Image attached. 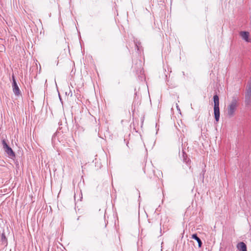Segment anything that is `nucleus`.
Wrapping results in <instances>:
<instances>
[{
    "label": "nucleus",
    "mask_w": 251,
    "mask_h": 251,
    "mask_svg": "<svg viewBox=\"0 0 251 251\" xmlns=\"http://www.w3.org/2000/svg\"><path fill=\"white\" fill-rule=\"evenodd\" d=\"M237 248L240 251H244L247 249V246L244 242H241L237 245Z\"/></svg>",
    "instance_id": "nucleus-8"
},
{
    "label": "nucleus",
    "mask_w": 251,
    "mask_h": 251,
    "mask_svg": "<svg viewBox=\"0 0 251 251\" xmlns=\"http://www.w3.org/2000/svg\"><path fill=\"white\" fill-rule=\"evenodd\" d=\"M214 105V114L215 119L216 122H218L220 119V108H219V98L217 95H215L213 97Z\"/></svg>",
    "instance_id": "nucleus-2"
},
{
    "label": "nucleus",
    "mask_w": 251,
    "mask_h": 251,
    "mask_svg": "<svg viewBox=\"0 0 251 251\" xmlns=\"http://www.w3.org/2000/svg\"><path fill=\"white\" fill-rule=\"evenodd\" d=\"M238 99L233 97L229 105L227 106V116L229 118L233 117L238 105Z\"/></svg>",
    "instance_id": "nucleus-1"
},
{
    "label": "nucleus",
    "mask_w": 251,
    "mask_h": 251,
    "mask_svg": "<svg viewBox=\"0 0 251 251\" xmlns=\"http://www.w3.org/2000/svg\"><path fill=\"white\" fill-rule=\"evenodd\" d=\"M245 103L247 105L251 104V81L248 82L245 94Z\"/></svg>",
    "instance_id": "nucleus-3"
},
{
    "label": "nucleus",
    "mask_w": 251,
    "mask_h": 251,
    "mask_svg": "<svg viewBox=\"0 0 251 251\" xmlns=\"http://www.w3.org/2000/svg\"><path fill=\"white\" fill-rule=\"evenodd\" d=\"M240 35L241 36L243 39L245 40L246 42H251V39H249V32L248 31H241L240 32Z\"/></svg>",
    "instance_id": "nucleus-6"
},
{
    "label": "nucleus",
    "mask_w": 251,
    "mask_h": 251,
    "mask_svg": "<svg viewBox=\"0 0 251 251\" xmlns=\"http://www.w3.org/2000/svg\"><path fill=\"white\" fill-rule=\"evenodd\" d=\"M12 78H13L12 87H13V91L14 93L17 96L21 95L20 90L16 83V81L14 78V75L12 76Z\"/></svg>",
    "instance_id": "nucleus-5"
},
{
    "label": "nucleus",
    "mask_w": 251,
    "mask_h": 251,
    "mask_svg": "<svg viewBox=\"0 0 251 251\" xmlns=\"http://www.w3.org/2000/svg\"><path fill=\"white\" fill-rule=\"evenodd\" d=\"M1 241L2 242V244L4 246H6L7 244V240L5 237L4 233H2L1 236Z\"/></svg>",
    "instance_id": "nucleus-11"
},
{
    "label": "nucleus",
    "mask_w": 251,
    "mask_h": 251,
    "mask_svg": "<svg viewBox=\"0 0 251 251\" xmlns=\"http://www.w3.org/2000/svg\"><path fill=\"white\" fill-rule=\"evenodd\" d=\"M192 238L197 241L199 247L201 248L202 246V242L197 235L196 234H193L192 236Z\"/></svg>",
    "instance_id": "nucleus-9"
},
{
    "label": "nucleus",
    "mask_w": 251,
    "mask_h": 251,
    "mask_svg": "<svg viewBox=\"0 0 251 251\" xmlns=\"http://www.w3.org/2000/svg\"><path fill=\"white\" fill-rule=\"evenodd\" d=\"M183 162L185 163V164H191V160L187 158V154L183 152Z\"/></svg>",
    "instance_id": "nucleus-10"
},
{
    "label": "nucleus",
    "mask_w": 251,
    "mask_h": 251,
    "mask_svg": "<svg viewBox=\"0 0 251 251\" xmlns=\"http://www.w3.org/2000/svg\"><path fill=\"white\" fill-rule=\"evenodd\" d=\"M2 144L3 146V148L5 150L7 148V147H9V146L8 145L6 140L5 139H3L2 140Z\"/></svg>",
    "instance_id": "nucleus-12"
},
{
    "label": "nucleus",
    "mask_w": 251,
    "mask_h": 251,
    "mask_svg": "<svg viewBox=\"0 0 251 251\" xmlns=\"http://www.w3.org/2000/svg\"><path fill=\"white\" fill-rule=\"evenodd\" d=\"M193 172L191 164H185L182 166V169H181V174L186 176L190 173H192Z\"/></svg>",
    "instance_id": "nucleus-4"
},
{
    "label": "nucleus",
    "mask_w": 251,
    "mask_h": 251,
    "mask_svg": "<svg viewBox=\"0 0 251 251\" xmlns=\"http://www.w3.org/2000/svg\"><path fill=\"white\" fill-rule=\"evenodd\" d=\"M4 151L10 158H13L15 157L14 152L10 147H7Z\"/></svg>",
    "instance_id": "nucleus-7"
}]
</instances>
